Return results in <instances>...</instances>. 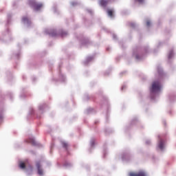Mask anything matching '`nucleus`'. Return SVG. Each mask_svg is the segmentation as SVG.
<instances>
[{
  "label": "nucleus",
  "instance_id": "14",
  "mask_svg": "<svg viewBox=\"0 0 176 176\" xmlns=\"http://www.w3.org/2000/svg\"><path fill=\"white\" fill-rule=\"evenodd\" d=\"M136 2H139V3H142L144 2V0H135Z\"/></svg>",
  "mask_w": 176,
  "mask_h": 176
},
{
  "label": "nucleus",
  "instance_id": "6",
  "mask_svg": "<svg viewBox=\"0 0 176 176\" xmlns=\"http://www.w3.org/2000/svg\"><path fill=\"white\" fill-rule=\"evenodd\" d=\"M158 146H159L160 149L163 151V149L164 148V142L163 141V140H161L160 141Z\"/></svg>",
  "mask_w": 176,
  "mask_h": 176
},
{
  "label": "nucleus",
  "instance_id": "10",
  "mask_svg": "<svg viewBox=\"0 0 176 176\" xmlns=\"http://www.w3.org/2000/svg\"><path fill=\"white\" fill-rule=\"evenodd\" d=\"M22 21H23V23H28V18L27 16H24L22 19Z\"/></svg>",
  "mask_w": 176,
  "mask_h": 176
},
{
  "label": "nucleus",
  "instance_id": "12",
  "mask_svg": "<svg viewBox=\"0 0 176 176\" xmlns=\"http://www.w3.org/2000/svg\"><path fill=\"white\" fill-rule=\"evenodd\" d=\"M146 24L147 27H151V21L147 20Z\"/></svg>",
  "mask_w": 176,
  "mask_h": 176
},
{
  "label": "nucleus",
  "instance_id": "16",
  "mask_svg": "<svg viewBox=\"0 0 176 176\" xmlns=\"http://www.w3.org/2000/svg\"><path fill=\"white\" fill-rule=\"evenodd\" d=\"M65 35H67V32H64V34H62V36H64Z\"/></svg>",
  "mask_w": 176,
  "mask_h": 176
},
{
  "label": "nucleus",
  "instance_id": "7",
  "mask_svg": "<svg viewBox=\"0 0 176 176\" xmlns=\"http://www.w3.org/2000/svg\"><path fill=\"white\" fill-rule=\"evenodd\" d=\"M107 14L110 17H113V10H108Z\"/></svg>",
  "mask_w": 176,
  "mask_h": 176
},
{
  "label": "nucleus",
  "instance_id": "1",
  "mask_svg": "<svg viewBox=\"0 0 176 176\" xmlns=\"http://www.w3.org/2000/svg\"><path fill=\"white\" fill-rule=\"evenodd\" d=\"M160 89H162V85L160 84V82L154 81L150 90L151 93H156V91H160Z\"/></svg>",
  "mask_w": 176,
  "mask_h": 176
},
{
  "label": "nucleus",
  "instance_id": "5",
  "mask_svg": "<svg viewBox=\"0 0 176 176\" xmlns=\"http://www.w3.org/2000/svg\"><path fill=\"white\" fill-rule=\"evenodd\" d=\"M108 3H109V0H99V5L103 8H105Z\"/></svg>",
  "mask_w": 176,
  "mask_h": 176
},
{
  "label": "nucleus",
  "instance_id": "3",
  "mask_svg": "<svg viewBox=\"0 0 176 176\" xmlns=\"http://www.w3.org/2000/svg\"><path fill=\"white\" fill-rule=\"evenodd\" d=\"M129 176H146V173L142 170H140L138 173H130Z\"/></svg>",
  "mask_w": 176,
  "mask_h": 176
},
{
  "label": "nucleus",
  "instance_id": "8",
  "mask_svg": "<svg viewBox=\"0 0 176 176\" xmlns=\"http://www.w3.org/2000/svg\"><path fill=\"white\" fill-rule=\"evenodd\" d=\"M19 167L20 168H25V164H24L23 162H21L19 164Z\"/></svg>",
  "mask_w": 176,
  "mask_h": 176
},
{
  "label": "nucleus",
  "instance_id": "4",
  "mask_svg": "<svg viewBox=\"0 0 176 176\" xmlns=\"http://www.w3.org/2000/svg\"><path fill=\"white\" fill-rule=\"evenodd\" d=\"M38 170V175H43V169L41 168V162H37L36 164Z\"/></svg>",
  "mask_w": 176,
  "mask_h": 176
},
{
  "label": "nucleus",
  "instance_id": "2",
  "mask_svg": "<svg viewBox=\"0 0 176 176\" xmlns=\"http://www.w3.org/2000/svg\"><path fill=\"white\" fill-rule=\"evenodd\" d=\"M30 4L33 6L35 10H39V9L43 6L42 4H38L34 1H30Z\"/></svg>",
  "mask_w": 176,
  "mask_h": 176
},
{
  "label": "nucleus",
  "instance_id": "9",
  "mask_svg": "<svg viewBox=\"0 0 176 176\" xmlns=\"http://www.w3.org/2000/svg\"><path fill=\"white\" fill-rule=\"evenodd\" d=\"M62 145L63 148H65V149L68 148V144L67 142H62Z\"/></svg>",
  "mask_w": 176,
  "mask_h": 176
},
{
  "label": "nucleus",
  "instance_id": "13",
  "mask_svg": "<svg viewBox=\"0 0 176 176\" xmlns=\"http://www.w3.org/2000/svg\"><path fill=\"white\" fill-rule=\"evenodd\" d=\"M31 144H32V145H36V142H35V140H34V139H32L30 140Z\"/></svg>",
  "mask_w": 176,
  "mask_h": 176
},
{
  "label": "nucleus",
  "instance_id": "15",
  "mask_svg": "<svg viewBox=\"0 0 176 176\" xmlns=\"http://www.w3.org/2000/svg\"><path fill=\"white\" fill-rule=\"evenodd\" d=\"M135 58H136V60H140L141 58V57L139 56L138 55H135Z\"/></svg>",
  "mask_w": 176,
  "mask_h": 176
},
{
  "label": "nucleus",
  "instance_id": "11",
  "mask_svg": "<svg viewBox=\"0 0 176 176\" xmlns=\"http://www.w3.org/2000/svg\"><path fill=\"white\" fill-rule=\"evenodd\" d=\"M174 56V52L173 51H170L168 55V58H171Z\"/></svg>",
  "mask_w": 176,
  "mask_h": 176
}]
</instances>
